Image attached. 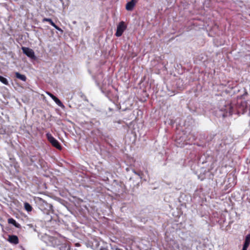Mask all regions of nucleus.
Instances as JSON below:
<instances>
[{
    "mask_svg": "<svg viewBox=\"0 0 250 250\" xmlns=\"http://www.w3.org/2000/svg\"><path fill=\"white\" fill-rule=\"evenodd\" d=\"M42 240L48 246L53 248L62 245L64 242V238L61 236H53L44 234L41 237Z\"/></svg>",
    "mask_w": 250,
    "mask_h": 250,
    "instance_id": "f257e3e1",
    "label": "nucleus"
},
{
    "mask_svg": "<svg viewBox=\"0 0 250 250\" xmlns=\"http://www.w3.org/2000/svg\"><path fill=\"white\" fill-rule=\"evenodd\" d=\"M237 112L238 114H243L248 110L249 111V116H250V104L246 101H241L238 104L237 106Z\"/></svg>",
    "mask_w": 250,
    "mask_h": 250,
    "instance_id": "f03ea898",
    "label": "nucleus"
},
{
    "mask_svg": "<svg viewBox=\"0 0 250 250\" xmlns=\"http://www.w3.org/2000/svg\"><path fill=\"white\" fill-rule=\"evenodd\" d=\"M46 138L52 146L59 150H61L62 147L58 140H57L49 132L46 134Z\"/></svg>",
    "mask_w": 250,
    "mask_h": 250,
    "instance_id": "7ed1b4c3",
    "label": "nucleus"
},
{
    "mask_svg": "<svg viewBox=\"0 0 250 250\" xmlns=\"http://www.w3.org/2000/svg\"><path fill=\"white\" fill-rule=\"evenodd\" d=\"M126 28V26L123 21H122L120 22H119V24L117 25V31L115 33L116 36L118 37L121 36L124 31L125 30Z\"/></svg>",
    "mask_w": 250,
    "mask_h": 250,
    "instance_id": "20e7f679",
    "label": "nucleus"
},
{
    "mask_svg": "<svg viewBox=\"0 0 250 250\" xmlns=\"http://www.w3.org/2000/svg\"><path fill=\"white\" fill-rule=\"evenodd\" d=\"M21 49L23 53L31 59H35L36 57L34 51L28 47H22Z\"/></svg>",
    "mask_w": 250,
    "mask_h": 250,
    "instance_id": "39448f33",
    "label": "nucleus"
},
{
    "mask_svg": "<svg viewBox=\"0 0 250 250\" xmlns=\"http://www.w3.org/2000/svg\"><path fill=\"white\" fill-rule=\"evenodd\" d=\"M8 241L11 244L16 245L19 242L18 236L15 235H8Z\"/></svg>",
    "mask_w": 250,
    "mask_h": 250,
    "instance_id": "423d86ee",
    "label": "nucleus"
},
{
    "mask_svg": "<svg viewBox=\"0 0 250 250\" xmlns=\"http://www.w3.org/2000/svg\"><path fill=\"white\" fill-rule=\"evenodd\" d=\"M47 94L53 100V101L56 103V104L60 107H63L64 105L61 102V101L55 96L53 94L47 92Z\"/></svg>",
    "mask_w": 250,
    "mask_h": 250,
    "instance_id": "0eeeda50",
    "label": "nucleus"
},
{
    "mask_svg": "<svg viewBox=\"0 0 250 250\" xmlns=\"http://www.w3.org/2000/svg\"><path fill=\"white\" fill-rule=\"evenodd\" d=\"M30 160L32 163L38 162V164L42 167L43 163V160L41 158L39 155L32 156L30 158Z\"/></svg>",
    "mask_w": 250,
    "mask_h": 250,
    "instance_id": "6e6552de",
    "label": "nucleus"
},
{
    "mask_svg": "<svg viewBox=\"0 0 250 250\" xmlns=\"http://www.w3.org/2000/svg\"><path fill=\"white\" fill-rule=\"evenodd\" d=\"M136 2V1L135 0H131V1L128 2L126 5V9L127 11H132L133 9Z\"/></svg>",
    "mask_w": 250,
    "mask_h": 250,
    "instance_id": "1a4fd4ad",
    "label": "nucleus"
},
{
    "mask_svg": "<svg viewBox=\"0 0 250 250\" xmlns=\"http://www.w3.org/2000/svg\"><path fill=\"white\" fill-rule=\"evenodd\" d=\"M8 223L9 224H12L17 228H21V225L19 223H17L16 221L12 218H10L8 219Z\"/></svg>",
    "mask_w": 250,
    "mask_h": 250,
    "instance_id": "9d476101",
    "label": "nucleus"
},
{
    "mask_svg": "<svg viewBox=\"0 0 250 250\" xmlns=\"http://www.w3.org/2000/svg\"><path fill=\"white\" fill-rule=\"evenodd\" d=\"M15 76L17 79H19L23 82L26 81L27 78L25 75L20 74V73L16 72H15Z\"/></svg>",
    "mask_w": 250,
    "mask_h": 250,
    "instance_id": "9b49d317",
    "label": "nucleus"
},
{
    "mask_svg": "<svg viewBox=\"0 0 250 250\" xmlns=\"http://www.w3.org/2000/svg\"><path fill=\"white\" fill-rule=\"evenodd\" d=\"M250 244V233L246 235L244 243V246L249 247Z\"/></svg>",
    "mask_w": 250,
    "mask_h": 250,
    "instance_id": "f8f14e48",
    "label": "nucleus"
},
{
    "mask_svg": "<svg viewBox=\"0 0 250 250\" xmlns=\"http://www.w3.org/2000/svg\"><path fill=\"white\" fill-rule=\"evenodd\" d=\"M24 207L25 209L28 212L31 211L32 210V206L27 202L24 203Z\"/></svg>",
    "mask_w": 250,
    "mask_h": 250,
    "instance_id": "ddd939ff",
    "label": "nucleus"
},
{
    "mask_svg": "<svg viewBox=\"0 0 250 250\" xmlns=\"http://www.w3.org/2000/svg\"><path fill=\"white\" fill-rule=\"evenodd\" d=\"M0 82L5 85H8V80L3 76H0Z\"/></svg>",
    "mask_w": 250,
    "mask_h": 250,
    "instance_id": "4468645a",
    "label": "nucleus"
},
{
    "mask_svg": "<svg viewBox=\"0 0 250 250\" xmlns=\"http://www.w3.org/2000/svg\"><path fill=\"white\" fill-rule=\"evenodd\" d=\"M42 21L43 22H44V21H47V22H49V23L52 26H53L55 23L53 21L50 19V18H44L42 19Z\"/></svg>",
    "mask_w": 250,
    "mask_h": 250,
    "instance_id": "2eb2a0df",
    "label": "nucleus"
},
{
    "mask_svg": "<svg viewBox=\"0 0 250 250\" xmlns=\"http://www.w3.org/2000/svg\"><path fill=\"white\" fill-rule=\"evenodd\" d=\"M132 171L135 174L139 176L140 179H143V176L144 174L142 172H137L134 169H133Z\"/></svg>",
    "mask_w": 250,
    "mask_h": 250,
    "instance_id": "dca6fc26",
    "label": "nucleus"
},
{
    "mask_svg": "<svg viewBox=\"0 0 250 250\" xmlns=\"http://www.w3.org/2000/svg\"><path fill=\"white\" fill-rule=\"evenodd\" d=\"M132 171L135 174L139 176L140 179H143V176L144 174L142 172H137L134 169H133Z\"/></svg>",
    "mask_w": 250,
    "mask_h": 250,
    "instance_id": "f3484780",
    "label": "nucleus"
},
{
    "mask_svg": "<svg viewBox=\"0 0 250 250\" xmlns=\"http://www.w3.org/2000/svg\"><path fill=\"white\" fill-rule=\"evenodd\" d=\"M132 171L135 174L139 176L140 179H143V176L144 174L142 172H137L134 169H133Z\"/></svg>",
    "mask_w": 250,
    "mask_h": 250,
    "instance_id": "a211bd4d",
    "label": "nucleus"
},
{
    "mask_svg": "<svg viewBox=\"0 0 250 250\" xmlns=\"http://www.w3.org/2000/svg\"><path fill=\"white\" fill-rule=\"evenodd\" d=\"M228 108L229 109V114L230 115L232 114L233 113V110L232 107H231V106L230 105H228Z\"/></svg>",
    "mask_w": 250,
    "mask_h": 250,
    "instance_id": "6ab92c4d",
    "label": "nucleus"
},
{
    "mask_svg": "<svg viewBox=\"0 0 250 250\" xmlns=\"http://www.w3.org/2000/svg\"><path fill=\"white\" fill-rule=\"evenodd\" d=\"M55 29H56L57 30L60 31L62 33L63 32V30L60 28L59 26L56 25L55 24L53 26Z\"/></svg>",
    "mask_w": 250,
    "mask_h": 250,
    "instance_id": "aec40b11",
    "label": "nucleus"
},
{
    "mask_svg": "<svg viewBox=\"0 0 250 250\" xmlns=\"http://www.w3.org/2000/svg\"><path fill=\"white\" fill-rule=\"evenodd\" d=\"M111 250H122L117 248L116 246H114L113 247H111Z\"/></svg>",
    "mask_w": 250,
    "mask_h": 250,
    "instance_id": "412c9836",
    "label": "nucleus"
},
{
    "mask_svg": "<svg viewBox=\"0 0 250 250\" xmlns=\"http://www.w3.org/2000/svg\"><path fill=\"white\" fill-rule=\"evenodd\" d=\"M248 248V247H246V246L243 245L242 250H247Z\"/></svg>",
    "mask_w": 250,
    "mask_h": 250,
    "instance_id": "4be33fe9",
    "label": "nucleus"
},
{
    "mask_svg": "<svg viewBox=\"0 0 250 250\" xmlns=\"http://www.w3.org/2000/svg\"><path fill=\"white\" fill-rule=\"evenodd\" d=\"M94 243L95 244V246L98 247L99 246V243L98 242L96 241L94 242Z\"/></svg>",
    "mask_w": 250,
    "mask_h": 250,
    "instance_id": "5701e85b",
    "label": "nucleus"
},
{
    "mask_svg": "<svg viewBox=\"0 0 250 250\" xmlns=\"http://www.w3.org/2000/svg\"><path fill=\"white\" fill-rule=\"evenodd\" d=\"M92 247L94 248L95 247V245H94V243L92 244Z\"/></svg>",
    "mask_w": 250,
    "mask_h": 250,
    "instance_id": "b1692460",
    "label": "nucleus"
}]
</instances>
